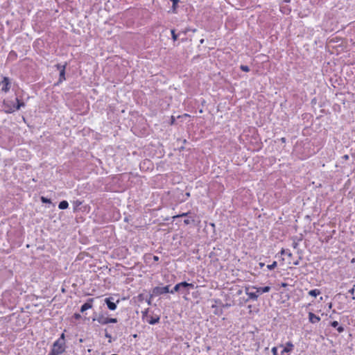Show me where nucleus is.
Returning <instances> with one entry per match:
<instances>
[{"label": "nucleus", "mask_w": 355, "mask_h": 355, "mask_svg": "<svg viewBox=\"0 0 355 355\" xmlns=\"http://www.w3.org/2000/svg\"><path fill=\"white\" fill-rule=\"evenodd\" d=\"M287 286H288V284H287V283L282 282V283L281 284V286H282V287L285 288V287H286Z\"/></svg>", "instance_id": "obj_42"}, {"label": "nucleus", "mask_w": 355, "mask_h": 355, "mask_svg": "<svg viewBox=\"0 0 355 355\" xmlns=\"http://www.w3.org/2000/svg\"><path fill=\"white\" fill-rule=\"evenodd\" d=\"M69 207V203L67 200H62L61 202H60L59 205H58V208L60 209H65L67 208H68Z\"/></svg>", "instance_id": "obj_15"}, {"label": "nucleus", "mask_w": 355, "mask_h": 355, "mask_svg": "<svg viewBox=\"0 0 355 355\" xmlns=\"http://www.w3.org/2000/svg\"><path fill=\"white\" fill-rule=\"evenodd\" d=\"M153 259L154 260V261H159V257L157 256H155V255H151V254H148L146 256V259Z\"/></svg>", "instance_id": "obj_28"}, {"label": "nucleus", "mask_w": 355, "mask_h": 355, "mask_svg": "<svg viewBox=\"0 0 355 355\" xmlns=\"http://www.w3.org/2000/svg\"><path fill=\"white\" fill-rule=\"evenodd\" d=\"M218 247H219V245H217V248L214 247L213 251L211 252V253L216 256H220L221 254L220 252H218V251H220V249Z\"/></svg>", "instance_id": "obj_18"}, {"label": "nucleus", "mask_w": 355, "mask_h": 355, "mask_svg": "<svg viewBox=\"0 0 355 355\" xmlns=\"http://www.w3.org/2000/svg\"><path fill=\"white\" fill-rule=\"evenodd\" d=\"M65 70L62 69L60 71L59 83H62L65 80Z\"/></svg>", "instance_id": "obj_17"}, {"label": "nucleus", "mask_w": 355, "mask_h": 355, "mask_svg": "<svg viewBox=\"0 0 355 355\" xmlns=\"http://www.w3.org/2000/svg\"><path fill=\"white\" fill-rule=\"evenodd\" d=\"M349 155H345L343 156V159H344L345 160H347L349 159Z\"/></svg>", "instance_id": "obj_40"}, {"label": "nucleus", "mask_w": 355, "mask_h": 355, "mask_svg": "<svg viewBox=\"0 0 355 355\" xmlns=\"http://www.w3.org/2000/svg\"><path fill=\"white\" fill-rule=\"evenodd\" d=\"M196 214H190L188 217H187L184 220V223L186 225H195L196 224Z\"/></svg>", "instance_id": "obj_11"}, {"label": "nucleus", "mask_w": 355, "mask_h": 355, "mask_svg": "<svg viewBox=\"0 0 355 355\" xmlns=\"http://www.w3.org/2000/svg\"><path fill=\"white\" fill-rule=\"evenodd\" d=\"M82 204V202L80 200H76L73 202V210L74 211H76L77 208Z\"/></svg>", "instance_id": "obj_27"}, {"label": "nucleus", "mask_w": 355, "mask_h": 355, "mask_svg": "<svg viewBox=\"0 0 355 355\" xmlns=\"http://www.w3.org/2000/svg\"><path fill=\"white\" fill-rule=\"evenodd\" d=\"M151 298L150 297V295L149 296L148 299L146 300V302L148 303V305H150L151 304Z\"/></svg>", "instance_id": "obj_39"}, {"label": "nucleus", "mask_w": 355, "mask_h": 355, "mask_svg": "<svg viewBox=\"0 0 355 355\" xmlns=\"http://www.w3.org/2000/svg\"><path fill=\"white\" fill-rule=\"evenodd\" d=\"M73 316L77 320H78V319H80L81 318V316H80V315L79 313H75Z\"/></svg>", "instance_id": "obj_38"}, {"label": "nucleus", "mask_w": 355, "mask_h": 355, "mask_svg": "<svg viewBox=\"0 0 355 355\" xmlns=\"http://www.w3.org/2000/svg\"><path fill=\"white\" fill-rule=\"evenodd\" d=\"M354 291H355V285H354L353 287L348 291V293L353 295L354 294Z\"/></svg>", "instance_id": "obj_34"}, {"label": "nucleus", "mask_w": 355, "mask_h": 355, "mask_svg": "<svg viewBox=\"0 0 355 355\" xmlns=\"http://www.w3.org/2000/svg\"><path fill=\"white\" fill-rule=\"evenodd\" d=\"M171 121H172V122H171L172 123H174V121H175V119H174V117H173V116H172Z\"/></svg>", "instance_id": "obj_46"}, {"label": "nucleus", "mask_w": 355, "mask_h": 355, "mask_svg": "<svg viewBox=\"0 0 355 355\" xmlns=\"http://www.w3.org/2000/svg\"><path fill=\"white\" fill-rule=\"evenodd\" d=\"M104 302L109 310L114 311L116 309L117 304L120 302V300H117L115 302L114 298L113 297H108L104 300Z\"/></svg>", "instance_id": "obj_5"}, {"label": "nucleus", "mask_w": 355, "mask_h": 355, "mask_svg": "<svg viewBox=\"0 0 355 355\" xmlns=\"http://www.w3.org/2000/svg\"><path fill=\"white\" fill-rule=\"evenodd\" d=\"M281 252H282V254H284L285 253V252H284V250H281Z\"/></svg>", "instance_id": "obj_49"}, {"label": "nucleus", "mask_w": 355, "mask_h": 355, "mask_svg": "<svg viewBox=\"0 0 355 355\" xmlns=\"http://www.w3.org/2000/svg\"><path fill=\"white\" fill-rule=\"evenodd\" d=\"M148 309H146L144 311H142V317L144 318L147 316Z\"/></svg>", "instance_id": "obj_37"}, {"label": "nucleus", "mask_w": 355, "mask_h": 355, "mask_svg": "<svg viewBox=\"0 0 355 355\" xmlns=\"http://www.w3.org/2000/svg\"><path fill=\"white\" fill-rule=\"evenodd\" d=\"M245 292L246 295L248 296V299H249V301L250 300H253V301L257 300L259 296H258V294L257 293V292H250L249 287H245Z\"/></svg>", "instance_id": "obj_10"}, {"label": "nucleus", "mask_w": 355, "mask_h": 355, "mask_svg": "<svg viewBox=\"0 0 355 355\" xmlns=\"http://www.w3.org/2000/svg\"><path fill=\"white\" fill-rule=\"evenodd\" d=\"M138 300H139V301H143L144 300V295L143 294H139L138 295Z\"/></svg>", "instance_id": "obj_36"}, {"label": "nucleus", "mask_w": 355, "mask_h": 355, "mask_svg": "<svg viewBox=\"0 0 355 355\" xmlns=\"http://www.w3.org/2000/svg\"><path fill=\"white\" fill-rule=\"evenodd\" d=\"M66 66H67V63H65L64 64H57L55 65V67L60 71L62 69L65 70Z\"/></svg>", "instance_id": "obj_22"}, {"label": "nucleus", "mask_w": 355, "mask_h": 355, "mask_svg": "<svg viewBox=\"0 0 355 355\" xmlns=\"http://www.w3.org/2000/svg\"><path fill=\"white\" fill-rule=\"evenodd\" d=\"M190 214H193V213L190 212V211H188V212H184V213H182V214H178L175 216H174L173 218H180V217H188Z\"/></svg>", "instance_id": "obj_19"}, {"label": "nucleus", "mask_w": 355, "mask_h": 355, "mask_svg": "<svg viewBox=\"0 0 355 355\" xmlns=\"http://www.w3.org/2000/svg\"><path fill=\"white\" fill-rule=\"evenodd\" d=\"M17 57V54L13 51H11L9 54H8V59H11V60H15Z\"/></svg>", "instance_id": "obj_20"}, {"label": "nucleus", "mask_w": 355, "mask_h": 355, "mask_svg": "<svg viewBox=\"0 0 355 355\" xmlns=\"http://www.w3.org/2000/svg\"><path fill=\"white\" fill-rule=\"evenodd\" d=\"M78 258L79 259H83V257L82 253H80V254H78Z\"/></svg>", "instance_id": "obj_43"}, {"label": "nucleus", "mask_w": 355, "mask_h": 355, "mask_svg": "<svg viewBox=\"0 0 355 355\" xmlns=\"http://www.w3.org/2000/svg\"><path fill=\"white\" fill-rule=\"evenodd\" d=\"M241 293H242V290H239L238 292H237V294L240 295Z\"/></svg>", "instance_id": "obj_45"}, {"label": "nucleus", "mask_w": 355, "mask_h": 355, "mask_svg": "<svg viewBox=\"0 0 355 355\" xmlns=\"http://www.w3.org/2000/svg\"><path fill=\"white\" fill-rule=\"evenodd\" d=\"M259 265L260 268H262L265 266V263H262V262L259 263Z\"/></svg>", "instance_id": "obj_41"}, {"label": "nucleus", "mask_w": 355, "mask_h": 355, "mask_svg": "<svg viewBox=\"0 0 355 355\" xmlns=\"http://www.w3.org/2000/svg\"><path fill=\"white\" fill-rule=\"evenodd\" d=\"M240 69L245 72H248L250 71V68L247 65H241Z\"/></svg>", "instance_id": "obj_29"}, {"label": "nucleus", "mask_w": 355, "mask_h": 355, "mask_svg": "<svg viewBox=\"0 0 355 355\" xmlns=\"http://www.w3.org/2000/svg\"><path fill=\"white\" fill-rule=\"evenodd\" d=\"M203 42H204V40L203 39L200 40V43L203 44Z\"/></svg>", "instance_id": "obj_47"}, {"label": "nucleus", "mask_w": 355, "mask_h": 355, "mask_svg": "<svg viewBox=\"0 0 355 355\" xmlns=\"http://www.w3.org/2000/svg\"><path fill=\"white\" fill-rule=\"evenodd\" d=\"M41 201L43 203H51V200L50 199L46 198L45 197H43V196L41 198Z\"/></svg>", "instance_id": "obj_30"}, {"label": "nucleus", "mask_w": 355, "mask_h": 355, "mask_svg": "<svg viewBox=\"0 0 355 355\" xmlns=\"http://www.w3.org/2000/svg\"><path fill=\"white\" fill-rule=\"evenodd\" d=\"M38 249L43 250V249H44V248L40 247V248H38Z\"/></svg>", "instance_id": "obj_51"}, {"label": "nucleus", "mask_w": 355, "mask_h": 355, "mask_svg": "<svg viewBox=\"0 0 355 355\" xmlns=\"http://www.w3.org/2000/svg\"><path fill=\"white\" fill-rule=\"evenodd\" d=\"M294 349V345L288 341L286 343V347L283 349V350L281 352V355H283L284 353H290Z\"/></svg>", "instance_id": "obj_12"}, {"label": "nucleus", "mask_w": 355, "mask_h": 355, "mask_svg": "<svg viewBox=\"0 0 355 355\" xmlns=\"http://www.w3.org/2000/svg\"><path fill=\"white\" fill-rule=\"evenodd\" d=\"M277 261H273V262H272V264L268 265V266H266V268H267L268 270H271L275 269V268L277 267Z\"/></svg>", "instance_id": "obj_21"}, {"label": "nucleus", "mask_w": 355, "mask_h": 355, "mask_svg": "<svg viewBox=\"0 0 355 355\" xmlns=\"http://www.w3.org/2000/svg\"><path fill=\"white\" fill-rule=\"evenodd\" d=\"M171 36H172V39L175 42L178 40V35L175 33V31L174 29H172L171 31Z\"/></svg>", "instance_id": "obj_25"}, {"label": "nucleus", "mask_w": 355, "mask_h": 355, "mask_svg": "<svg viewBox=\"0 0 355 355\" xmlns=\"http://www.w3.org/2000/svg\"><path fill=\"white\" fill-rule=\"evenodd\" d=\"M105 338H108V343H112V336L110 334H109L107 331V329H105Z\"/></svg>", "instance_id": "obj_26"}, {"label": "nucleus", "mask_w": 355, "mask_h": 355, "mask_svg": "<svg viewBox=\"0 0 355 355\" xmlns=\"http://www.w3.org/2000/svg\"><path fill=\"white\" fill-rule=\"evenodd\" d=\"M309 320L311 323L315 324L320 320V318L312 312L309 313Z\"/></svg>", "instance_id": "obj_13"}, {"label": "nucleus", "mask_w": 355, "mask_h": 355, "mask_svg": "<svg viewBox=\"0 0 355 355\" xmlns=\"http://www.w3.org/2000/svg\"><path fill=\"white\" fill-rule=\"evenodd\" d=\"M252 288L256 289V292L258 294V296L263 293H268L271 290V288L269 286H263V287L252 286Z\"/></svg>", "instance_id": "obj_9"}, {"label": "nucleus", "mask_w": 355, "mask_h": 355, "mask_svg": "<svg viewBox=\"0 0 355 355\" xmlns=\"http://www.w3.org/2000/svg\"><path fill=\"white\" fill-rule=\"evenodd\" d=\"M345 330L344 327L343 326H338L337 327V331L339 332V333H342Z\"/></svg>", "instance_id": "obj_35"}, {"label": "nucleus", "mask_w": 355, "mask_h": 355, "mask_svg": "<svg viewBox=\"0 0 355 355\" xmlns=\"http://www.w3.org/2000/svg\"><path fill=\"white\" fill-rule=\"evenodd\" d=\"M64 333L61 334L60 337L53 343L51 349L48 355H61L65 352L67 349Z\"/></svg>", "instance_id": "obj_1"}, {"label": "nucleus", "mask_w": 355, "mask_h": 355, "mask_svg": "<svg viewBox=\"0 0 355 355\" xmlns=\"http://www.w3.org/2000/svg\"><path fill=\"white\" fill-rule=\"evenodd\" d=\"M170 286L171 285H166L164 286H157L153 288L150 291V297L160 296L168 293H171V290L169 289Z\"/></svg>", "instance_id": "obj_4"}, {"label": "nucleus", "mask_w": 355, "mask_h": 355, "mask_svg": "<svg viewBox=\"0 0 355 355\" xmlns=\"http://www.w3.org/2000/svg\"><path fill=\"white\" fill-rule=\"evenodd\" d=\"M251 307H252V305L248 306V309H251Z\"/></svg>", "instance_id": "obj_52"}, {"label": "nucleus", "mask_w": 355, "mask_h": 355, "mask_svg": "<svg viewBox=\"0 0 355 355\" xmlns=\"http://www.w3.org/2000/svg\"><path fill=\"white\" fill-rule=\"evenodd\" d=\"M147 322L150 324H155L157 323H158L159 322V317L156 315V316H150L149 317V319L147 320Z\"/></svg>", "instance_id": "obj_14"}, {"label": "nucleus", "mask_w": 355, "mask_h": 355, "mask_svg": "<svg viewBox=\"0 0 355 355\" xmlns=\"http://www.w3.org/2000/svg\"><path fill=\"white\" fill-rule=\"evenodd\" d=\"M94 298H89L86 302L84 303L80 307V312L84 313L85 311L92 309L93 306Z\"/></svg>", "instance_id": "obj_8"}, {"label": "nucleus", "mask_w": 355, "mask_h": 355, "mask_svg": "<svg viewBox=\"0 0 355 355\" xmlns=\"http://www.w3.org/2000/svg\"><path fill=\"white\" fill-rule=\"evenodd\" d=\"M173 1L172 10L173 12H176V7L179 0H171Z\"/></svg>", "instance_id": "obj_23"}, {"label": "nucleus", "mask_w": 355, "mask_h": 355, "mask_svg": "<svg viewBox=\"0 0 355 355\" xmlns=\"http://www.w3.org/2000/svg\"><path fill=\"white\" fill-rule=\"evenodd\" d=\"M297 245H293V248H296V247H297Z\"/></svg>", "instance_id": "obj_53"}, {"label": "nucleus", "mask_w": 355, "mask_h": 355, "mask_svg": "<svg viewBox=\"0 0 355 355\" xmlns=\"http://www.w3.org/2000/svg\"><path fill=\"white\" fill-rule=\"evenodd\" d=\"M95 313V316L92 318L93 321H97L99 324L102 325H105L109 324V317H105L103 314H99L97 317Z\"/></svg>", "instance_id": "obj_6"}, {"label": "nucleus", "mask_w": 355, "mask_h": 355, "mask_svg": "<svg viewBox=\"0 0 355 355\" xmlns=\"http://www.w3.org/2000/svg\"><path fill=\"white\" fill-rule=\"evenodd\" d=\"M186 196H187V197H189V196H190V193H186Z\"/></svg>", "instance_id": "obj_48"}, {"label": "nucleus", "mask_w": 355, "mask_h": 355, "mask_svg": "<svg viewBox=\"0 0 355 355\" xmlns=\"http://www.w3.org/2000/svg\"><path fill=\"white\" fill-rule=\"evenodd\" d=\"M320 293H321V291L319 289H317V288L311 290L309 292V295H310L312 297H317Z\"/></svg>", "instance_id": "obj_16"}, {"label": "nucleus", "mask_w": 355, "mask_h": 355, "mask_svg": "<svg viewBox=\"0 0 355 355\" xmlns=\"http://www.w3.org/2000/svg\"><path fill=\"white\" fill-rule=\"evenodd\" d=\"M2 85L1 91L3 92H8L10 89V80L8 77H3L2 81L0 83Z\"/></svg>", "instance_id": "obj_7"}, {"label": "nucleus", "mask_w": 355, "mask_h": 355, "mask_svg": "<svg viewBox=\"0 0 355 355\" xmlns=\"http://www.w3.org/2000/svg\"><path fill=\"white\" fill-rule=\"evenodd\" d=\"M249 301V299H245V298H240L239 299V305L240 306H243L246 302H248Z\"/></svg>", "instance_id": "obj_24"}, {"label": "nucleus", "mask_w": 355, "mask_h": 355, "mask_svg": "<svg viewBox=\"0 0 355 355\" xmlns=\"http://www.w3.org/2000/svg\"><path fill=\"white\" fill-rule=\"evenodd\" d=\"M272 355H278L277 354V348L276 347H273L271 349Z\"/></svg>", "instance_id": "obj_33"}, {"label": "nucleus", "mask_w": 355, "mask_h": 355, "mask_svg": "<svg viewBox=\"0 0 355 355\" xmlns=\"http://www.w3.org/2000/svg\"><path fill=\"white\" fill-rule=\"evenodd\" d=\"M16 103L12 101H4L3 108L6 113H13L17 110H19L21 107L25 106L24 102H21L18 98H15Z\"/></svg>", "instance_id": "obj_2"}, {"label": "nucleus", "mask_w": 355, "mask_h": 355, "mask_svg": "<svg viewBox=\"0 0 355 355\" xmlns=\"http://www.w3.org/2000/svg\"><path fill=\"white\" fill-rule=\"evenodd\" d=\"M109 323H116L118 322L117 318H109Z\"/></svg>", "instance_id": "obj_32"}, {"label": "nucleus", "mask_w": 355, "mask_h": 355, "mask_svg": "<svg viewBox=\"0 0 355 355\" xmlns=\"http://www.w3.org/2000/svg\"><path fill=\"white\" fill-rule=\"evenodd\" d=\"M330 325L332 327L337 328L339 326V324L337 321H333L330 323Z\"/></svg>", "instance_id": "obj_31"}, {"label": "nucleus", "mask_w": 355, "mask_h": 355, "mask_svg": "<svg viewBox=\"0 0 355 355\" xmlns=\"http://www.w3.org/2000/svg\"><path fill=\"white\" fill-rule=\"evenodd\" d=\"M286 2H290L291 0H285Z\"/></svg>", "instance_id": "obj_50"}, {"label": "nucleus", "mask_w": 355, "mask_h": 355, "mask_svg": "<svg viewBox=\"0 0 355 355\" xmlns=\"http://www.w3.org/2000/svg\"><path fill=\"white\" fill-rule=\"evenodd\" d=\"M195 286L193 284L188 283L187 282H182L177 284L172 290L171 293L173 294L175 292H181L185 295L189 294V291L193 289Z\"/></svg>", "instance_id": "obj_3"}, {"label": "nucleus", "mask_w": 355, "mask_h": 355, "mask_svg": "<svg viewBox=\"0 0 355 355\" xmlns=\"http://www.w3.org/2000/svg\"><path fill=\"white\" fill-rule=\"evenodd\" d=\"M281 141H282L283 143L286 142V138L282 137V138L281 139Z\"/></svg>", "instance_id": "obj_44"}]
</instances>
